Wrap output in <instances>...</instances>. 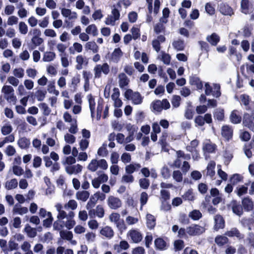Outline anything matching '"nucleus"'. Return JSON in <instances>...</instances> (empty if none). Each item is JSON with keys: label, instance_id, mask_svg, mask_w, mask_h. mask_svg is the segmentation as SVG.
<instances>
[{"label": "nucleus", "instance_id": "nucleus-37", "mask_svg": "<svg viewBox=\"0 0 254 254\" xmlns=\"http://www.w3.org/2000/svg\"><path fill=\"white\" fill-rule=\"evenodd\" d=\"M228 238L224 236L218 235L215 239V242L219 246H222L228 243Z\"/></svg>", "mask_w": 254, "mask_h": 254}, {"label": "nucleus", "instance_id": "nucleus-41", "mask_svg": "<svg viewBox=\"0 0 254 254\" xmlns=\"http://www.w3.org/2000/svg\"><path fill=\"white\" fill-rule=\"evenodd\" d=\"M123 56V53L120 48H116L114 50L112 54V60L114 62H118L121 57Z\"/></svg>", "mask_w": 254, "mask_h": 254}, {"label": "nucleus", "instance_id": "nucleus-12", "mask_svg": "<svg viewBox=\"0 0 254 254\" xmlns=\"http://www.w3.org/2000/svg\"><path fill=\"white\" fill-rule=\"evenodd\" d=\"M243 125L253 131H254V112L252 115L249 114L244 115Z\"/></svg>", "mask_w": 254, "mask_h": 254}, {"label": "nucleus", "instance_id": "nucleus-21", "mask_svg": "<svg viewBox=\"0 0 254 254\" xmlns=\"http://www.w3.org/2000/svg\"><path fill=\"white\" fill-rule=\"evenodd\" d=\"M127 129L129 131V133L127 137H125V143H127L133 140L134 137V133L136 131L135 127L131 125H128L127 127Z\"/></svg>", "mask_w": 254, "mask_h": 254}, {"label": "nucleus", "instance_id": "nucleus-16", "mask_svg": "<svg viewBox=\"0 0 254 254\" xmlns=\"http://www.w3.org/2000/svg\"><path fill=\"white\" fill-rule=\"evenodd\" d=\"M100 234L106 239H111L114 236V232L111 227L106 226L101 229Z\"/></svg>", "mask_w": 254, "mask_h": 254}, {"label": "nucleus", "instance_id": "nucleus-51", "mask_svg": "<svg viewBox=\"0 0 254 254\" xmlns=\"http://www.w3.org/2000/svg\"><path fill=\"white\" fill-rule=\"evenodd\" d=\"M19 4L20 5V7L19 8L17 12L18 16L21 18L27 17L28 14V11L25 8L23 7V4L22 2H20Z\"/></svg>", "mask_w": 254, "mask_h": 254}, {"label": "nucleus", "instance_id": "nucleus-64", "mask_svg": "<svg viewBox=\"0 0 254 254\" xmlns=\"http://www.w3.org/2000/svg\"><path fill=\"white\" fill-rule=\"evenodd\" d=\"M12 172L17 176H20L24 174L23 169L20 166L14 165L12 167Z\"/></svg>", "mask_w": 254, "mask_h": 254}, {"label": "nucleus", "instance_id": "nucleus-23", "mask_svg": "<svg viewBox=\"0 0 254 254\" xmlns=\"http://www.w3.org/2000/svg\"><path fill=\"white\" fill-rule=\"evenodd\" d=\"M82 50V45L78 42H74L73 45L69 48L68 49L69 53L72 55H74L76 53H81Z\"/></svg>", "mask_w": 254, "mask_h": 254}, {"label": "nucleus", "instance_id": "nucleus-61", "mask_svg": "<svg viewBox=\"0 0 254 254\" xmlns=\"http://www.w3.org/2000/svg\"><path fill=\"white\" fill-rule=\"evenodd\" d=\"M64 140L67 143L73 144L75 142L76 138L73 135L67 133L64 135Z\"/></svg>", "mask_w": 254, "mask_h": 254}, {"label": "nucleus", "instance_id": "nucleus-11", "mask_svg": "<svg viewBox=\"0 0 254 254\" xmlns=\"http://www.w3.org/2000/svg\"><path fill=\"white\" fill-rule=\"evenodd\" d=\"M107 203L108 206L112 209H117L122 205L121 199L112 195L109 196L108 198Z\"/></svg>", "mask_w": 254, "mask_h": 254}, {"label": "nucleus", "instance_id": "nucleus-17", "mask_svg": "<svg viewBox=\"0 0 254 254\" xmlns=\"http://www.w3.org/2000/svg\"><path fill=\"white\" fill-rule=\"evenodd\" d=\"M214 229L216 231H218L220 229H223L225 227V221L223 217L219 214L216 215L214 217Z\"/></svg>", "mask_w": 254, "mask_h": 254}, {"label": "nucleus", "instance_id": "nucleus-19", "mask_svg": "<svg viewBox=\"0 0 254 254\" xmlns=\"http://www.w3.org/2000/svg\"><path fill=\"white\" fill-rule=\"evenodd\" d=\"M61 13L64 17L68 18L69 20H75L77 17L76 12L72 11L70 9L66 8H61Z\"/></svg>", "mask_w": 254, "mask_h": 254}, {"label": "nucleus", "instance_id": "nucleus-38", "mask_svg": "<svg viewBox=\"0 0 254 254\" xmlns=\"http://www.w3.org/2000/svg\"><path fill=\"white\" fill-rule=\"evenodd\" d=\"M77 202L75 200L70 199L67 203L64 204V208L67 210H74L77 208Z\"/></svg>", "mask_w": 254, "mask_h": 254}, {"label": "nucleus", "instance_id": "nucleus-22", "mask_svg": "<svg viewBox=\"0 0 254 254\" xmlns=\"http://www.w3.org/2000/svg\"><path fill=\"white\" fill-rule=\"evenodd\" d=\"M220 12L225 15H231L233 14V9L228 5L221 3L219 5Z\"/></svg>", "mask_w": 254, "mask_h": 254}, {"label": "nucleus", "instance_id": "nucleus-14", "mask_svg": "<svg viewBox=\"0 0 254 254\" xmlns=\"http://www.w3.org/2000/svg\"><path fill=\"white\" fill-rule=\"evenodd\" d=\"M233 129L228 125H225L222 127L221 135L227 141L231 139L233 137Z\"/></svg>", "mask_w": 254, "mask_h": 254}, {"label": "nucleus", "instance_id": "nucleus-24", "mask_svg": "<svg viewBox=\"0 0 254 254\" xmlns=\"http://www.w3.org/2000/svg\"><path fill=\"white\" fill-rule=\"evenodd\" d=\"M230 119L232 123L235 124L240 123L242 120L239 112L237 110H234L232 112Z\"/></svg>", "mask_w": 254, "mask_h": 254}, {"label": "nucleus", "instance_id": "nucleus-62", "mask_svg": "<svg viewBox=\"0 0 254 254\" xmlns=\"http://www.w3.org/2000/svg\"><path fill=\"white\" fill-rule=\"evenodd\" d=\"M233 212L238 216H241L243 213V209L240 205L234 202L232 206Z\"/></svg>", "mask_w": 254, "mask_h": 254}, {"label": "nucleus", "instance_id": "nucleus-43", "mask_svg": "<svg viewBox=\"0 0 254 254\" xmlns=\"http://www.w3.org/2000/svg\"><path fill=\"white\" fill-rule=\"evenodd\" d=\"M47 90L49 93L53 94L56 96H58L59 95V91L56 89L55 82L54 81H49L47 86Z\"/></svg>", "mask_w": 254, "mask_h": 254}, {"label": "nucleus", "instance_id": "nucleus-25", "mask_svg": "<svg viewBox=\"0 0 254 254\" xmlns=\"http://www.w3.org/2000/svg\"><path fill=\"white\" fill-rule=\"evenodd\" d=\"M146 225L149 229H153L156 225V219L155 217L150 214H147L146 215Z\"/></svg>", "mask_w": 254, "mask_h": 254}, {"label": "nucleus", "instance_id": "nucleus-10", "mask_svg": "<svg viewBox=\"0 0 254 254\" xmlns=\"http://www.w3.org/2000/svg\"><path fill=\"white\" fill-rule=\"evenodd\" d=\"M204 231L205 229L203 227L195 224L191 225L186 228L187 233L190 236L200 235Z\"/></svg>", "mask_w": 254, "mask_h": 254}, {"label": "nucleus", "instance_id": "nucleus-27", "mask_svg": "<svg viewBox=\"0 0 254 254\" xmlns=\"http://www.w3.org/2000/svg\"><path fill=\"white\" fill-rule=\"evenodd\" d=\"M90 193L86 190L78 191L75 195L76 198L82 201H85L88 198Z\"/></svg>", "mask_w": 254, "mask_h": 254}, {"label": "nucleus", "instance_id": "nucleus-34", "mask_svg": "<svg viewBox=\"0 0 254 254\" xmlns=\"http://www.w3.org/2000/svg\"><path fill=\"white\" fill-rule=\"evenodd\" d=\"M59 231L60 237L63 239L68 241L71 240L73 238V234L72 232L63 229Z\"/></svg>", "mask_w": 254, "mask_h": 254}, {"label": "nucleus", "instance_id": "nucleus-63", "mask_svg": "<svg viewBox=\"0 0 254 254\" xmlns=\"http://www.w3.org/2000/svg\"><path fill=\"white\" fill-rule=\"evenodd\" d=\"M241 10L242 12L245 14L249 13V3L248 0H242L241 1Z\"/></svg>", "mask_w": 254, "mask_h": 254}, {"label": "nucleus", "instance_id": "nucleus-42", "mask_svg": "<svg viewBox=\"0 0 254 254\" xmlns=\"http://www.w3.org/2000/svg\"><path fill=\"white\" fill-rule=\"evenodd\" d=\"M188 105L185 110V117L187 119L191 120L193 118L194 112L191 103H189Z\"/></svg>", "mask_w": 254, "mask_h": 254}, {"label": "nucleus", "instance_id": "nucleus-31", "mask_svg": "<svg viewBox=\"0 0 254 254\" xmlns=\"http://www.w3.org/2000/svg\"><path fill=\"white\" fill-rule=\"evenodd\" d=\"M28 211V209L26 207H22L20 205H15L13 208V212L14 214L23 215L26 214Z\"/></svg>", "mask_w": 254, "mask_h": 254}, {"label": "nucleus", "instance_id": "nucleus-28", "mask_svg": "<svg viewBox=\"0 0 254 254\" xmlns=\"http://www.w3.org/2000/svg\"><path fill=\"white\" fill-rule=\"evenodd\" d=\"M140 168V165L138 163L130 164L126 167L125 170L127 174H131L134 171L138 170Z\"/></svg>", "mask_w": 254, "mask_h": 254}, {"label": "nucleus", "instance_id": "nucleus-56", "mask_svg": "<svg viewBox=\"0 0 254 254\" xmlns=\"http://www.w3.org/2000/svg\"><path fill=\"white\" fill-rule=\"evenodd\" d=\"M12 73L14 76L18 78H22L24 76V70L21 67L14 69Z\"/></svg>", "mask_w": 254, "mask_h": 254}, {"label": "nucleus", "instance_id": "nucleus-35", "mask_svg": "<svg viewBox=\"0 0 254 254\" xmlns=\"http://www.w3.org/2000/svg\"><path fill=\"white\" fill-rule=\"evenodd\" d=\"M18 185V182L16 179H12L7 181L4 185L6 189L10 190L15 189Z\"/></svg>", "mask_w": 254, "mask_h": 254}, {"label": "nucleus", "instance_id": "nucleus-57", "mask_svg": "<svg viewBox=\"0 0 254 254\" xmlns=\"http://www.w3.org/2000/svg\"><path fill=\"white\" fill-rule=\"evenodd\" d=\"M243 177L238 174L233 175L230 178V181L231 184L235 185L238 183L241 182L243 180Z\"/></svg>", "mask_w": 254, "mask_h": 254}, {"label": "nucleus", "instance_id": "nucleus-45", "mask_svg": "<svg viewBox=\"0 0 254 254\" xmlns=\"http://www.w3.org/2000/svg\"><path fill=\"white\" fill-rule=\"evenodd\" d=\"M155 245L156 248L160 250H164L166 248V243L161 238H158L155 240Z\"/></svg>", "mask_w": 254, "mask_h": 254}, {"label": "nucleus", "instance_id": "nucleus-47", "mask_svg": "<svg viewBox=\"0 0 254 254\" xmlns=\"http://www.w3.org/2000/svg\"><path fill=\"white\" fill-rule=\"evenodd\" d=\"M182 197L185 200L189 201H193L195 199L194 194L192 189H189L186 191Z\"/></svg>", "mask_w": 254, "mask_h": 254}, {"label": "nucleus", "instance_id": "nucleus-52", "mask_svg": "<svg viewBox=\"0 0 254 254\" xmlns=\"http://www.w3.org/2000/svg\"><path fill=\"white\" fill-rule=\"evenodd\" d=\"M172 177L178 183H181L183 181V174L179 170L174 171L172 174Z\"/></svg>", "mask_w": 254, "mask_h": 254}, {"label": "nucleus", "instance_id": "nucleus-48", "mask_svg": "<svg viewBox=\"0 0 254 254\" xmlns=\"http://www.w3.org/2000/svg\"><path fill=\"white\" fill-rule=\"evenodd\" d=\"M125 221L127 225L130 226L137 224L139 221V219L137 217L128 215L126 217Z\"/></svg>", "mask_w": 254, "mask_h": 254}, {"label": "nucleus", "instance_id": "nucleus-13", "mask_svg": "<svg viewBox=\"0 0 254 254\" xmlns=\"http://www.w3.org/2000/svg\"><path fill=\"white\" fill-rule=\"evenodd\" d=\"M120 93L117 88L113 89V93L111 95L112 100L113 101V105L115 108H120L123 105V102L120 98Z\"/></svg>", "mask_w": 254, "mask_h": 254}, {"label": "nucleus", "instance_id": "nucleus-5", "mask_svg": "<svg viewBox=\"0 0 254 254\" xmlns=\"http://www.w3.org/2000/svg\"><path fill=\"white\" fill-rule=\"evenodd\" d=\"M125 96L127 99L131 100L132 103L134 105H139L142 102L143 97L140 93L137 92H133L130 89L127 90L126 91Z\"/></svg>", "mask_w": 254, "mask_h": 254}, {"label": "nucleus", "instance_id": "nucleus-54", "mask_svg": "<svg viewBox=\"0 0 254 254\" xmlns=\"http://www.w3.org/2000/svg\"><path fill=\"white\" fill-rule=\"evenodd\" d=\"M189 216L193 220H197L202 217V214L199 210H193L190 212Z\"/></svg>", "mask_w": 254, "mask_h": 254}, {"label": "nucleus", "instance_id": "nucleus-33", "mask_svg": "<svg viewBox=\"0 0 254 254\" xmlns=\"http://www.w3.org/2000/svg\"><path fill=\"white\" fill-rule=\"evenodd\" d=\"M17 144L21 149H27L30 144V141L27 138L23 137L18 139Z\"/></svg>", "mask_w": 254, "mask_h": 254}, {"label": "nucleus", "instance_id": "nucleus-46", "mask_svg": "<svg viewBox=\"0 0 254 254\" xmlns=\"http://www.w3.org/2000/svg\"><path fill=\"white\" fill-rule=\"evenodd\" d=\"M24 231L26 232L28 237L30 238H34L37 235L36 230L35 228L31 227L29 225H26Z\"/></svg>", "mask_w": 254, "mask_h": 254}, {"label": "nucleus", "instance_id": "nucleus-3", "mask_svg": "<svg viewBox=\"0 0 254 254\" xmlns=\"http://www.w3.org/2000/svg\"><path fill=\"white\" fill-rule=\"evenodd\" d=\"M110 221L114 223L117 228L120 231H124L127 229V227L123 219L121 218V215L117 212H113L109 216Z\"/></svg>", "mask_w": 254, "mask_h": 254}, {"label": "nucleus", "instance_id": "nucleus-4", "mask_svg": "<svg viewBox=\"0 0 254 254\" xmlns=\"http://www.w3.org/2000/svg\"><path fill=\"white\" fill-rule=\"evenodd\" d=\"M63 119L65 122L70 123V127L68 129L69 132L72 134L76 133L78 130L76 119L72 118L68 112L64 113Z\"/></svg>", "mask_w": 254, "mask_h": 254}, {"label": "nucleus", "instance_id": "nucleus-44", "mask_svg": "<svg viewBox=\"0 0 254 254\" xmlns=\"http://www.w3.org/2000/svg\"><path fill=\"white\" fill-rule=\"evenodd\" d=\"M215 163L214 161L210 162L207 167V175L209 176L210 177H212L215 175Z\"/></svg>", "mask_w": 254, "mask_h": 254}, {"label": "nucleus", "instance_id": "nucleus-8", "mask_svg": "<svg viewBox=\"0 0 254 254\" xmlns=\"http://www.w3.org/2000/svg\"><path fill=\"white\" fill-rule=\"evenodd\" d=\"M120 17L119 11L116 8L112 9L111 14L106 18L105 23L106 25L114 26L116 21L118 20Z\"/></svg>", "mask_w": 254, "mask_h": 254}, {"label": "nucleus", "instance_id": "nucleus-53", "mask_svg": "<svg viewBox=\"0 0 254 254\" xmlns=\"http://www.w3.org/2000/svg\"><path fill=\"white\" fill-rule=\"evenodd\" d=\"M18 30L22 35H26L28 31V28L26 23L23 21H20L18 24Z\"/></svg>", "mask_w": 254, "mask_h": 254}, {"label": "nucleus", "instance_id": "nucleus-50", "mask_svg": "<svg viewBox=\"0 0 254 254\" xmlns=\"http://www.w3.org/2000/svg\"><path fill=\"white\" fill-rule=\"evenodd\" d=\"M12 129L11 125L9 123H6L1 127V131L3 135H6L10 134Z\"/></svg>", "mask_w": 254, "mask_h": 254}, {"label": "nucleus", "instance_id": "nucleus-39", "mask_svg": "<svg viewBox=\"0 0 254 254\" xmlns=\"http://www.w3.org/2000/svg\"><path fill=\"white\" fill-rule=\"evenodd\" d=\"M242 204L244 209L247 211L252 210L253 208V202L249 198H245L242 201Z\"/></svg>", "mask_w": 254, "mask_h": 254}, {"label": "nucleus", "instance_id": "nucleus-29", "mask_svg": "<svg viewBox=\"0 0 254 254\" xmlns=\"http://www.w3.org/2000/svg\"><path fill=\"white\" fill-rule=\"evenodd\" d=\"M225 234L227 236L230 237H236L239 239L243 238V236L236 228H232L230 230L226 231Z\"/></svg>", "mask_w": 254, "mask_h": 254}, {"label": "nucleus", "instance_id": "nucleus-49", "mask_svg": "<svg viewBox=\"0 0 254 254\" xmlns=\"http://www.w3.org/2000/svg\"><path fill=\"white\" fill-rule=\"evenodd\" d=\"M207 40L212 45H216L219 41V37L216 34L213 33L207 36Z\"/></svg>", "mask_w": 254, "mask_h": 254}, {"label": "nucleus", "instance_id": "nucleus-26", "mask_svg": "<svg viewBox=\"0 0 254 254\" xmlns=\"http://www.w3.org/2000/svg\"><path fill=\"white\" fill-rule=\"evenodd\" d=\"M56 58V54L53 52L47 51L43 54L42 60L44 62H50Z\"/></svg>", "mask_w": 254, "mask_h": 254}, {"label": "nucleus", "instance_id": "nucleus-60", "mask_svg": "<svg viewBox=\"0 0 254 254\" xmlns=\"http://www.w3.org/2000/svg\"><path fill=\"white\" fill-rule=\"evenodd\" d=\"M214 117L219 121H222L224 118V110L217 109L214 113Z\"/></svg>", "mask_w": 254, "mask_h": 254}, {"label": "nucleus", "instance_id": "nucleus-40", "mask_svg": "<svg viewBox=\"0 0 254 254\" xmlns=\"http://www.w3.org/2000/svg\"><path fill=\"white\" fill-rule=\"evenodd\" d=\"M190 83L192 85H195L198 89H201L203 84L201 81L197 77H192L190 80Z\"/></svg>", "mask_w": 254, "mask_h": 254}, {"label": "nucleus", "instance_id": "nucleus-36", "mask_svg": "<svg viewBox=\"0 0 254 254\" xmlns=\"http://www.w3.org/2000/svg\"><path fill=\"white\" fill-rule=\"evenodd\" d=\"M85 48L86 50L92 51L94 53L98 52L99 47L94 41H89L87 42L85 45Z\"/></svg>", "mask_w": 254, "mask_h": 254}, {"label": "nucleus", "instance_id": "nucleus-58", "mask_svg": "<svg viewBox=\"0 0 254 254\" xmlns=\"http://www.w3.org/2000/svg\"><path fill=\"white\" fill-rule=\"evenodd\" d=\"M14 140L15 137L13 134L9 135L0 142V147H2L5 143L13 142Z\"/></svg>", "mask_w": 254, "mask_h": 254}, {"label": "nucleus", "instance_id": "nucleus-32", "mask_svg": "<svg viewBox=\"0 0 254 254\" xmlns=\"http://www.w3.org/2000/svg\"><path fill=\"white\" fill-rule=\"evenodd\" d=\"M118 76L119 79V86L121 88H124L128 84L129 79L125 73H121L119 74Z\"/></svg>", "mask_w": 254, "mask_h": 254}, {"label": "nucleus", "instance_id": "nucleus-6", "mask_svg": "<svg viewBox=\"0 0 254 254\" xmlns=\"http://www.w3.org/2000/svg\"><path fill=\"white\" fill-rule=\"evenodd\" d=\"M151 107L155 112H160L163 109L167 110L170 108L169 102L166 99L162 101L155 100L151 103Z\"/></svg>", "mask_w": 254, "mask_h": 254}, {"label": "nucleus", "instance_id": "nucleus-18", "mask_svg": "<svg viewBox=\"0 0 254 254\" xmlns=\"http://www.w3.org/2000/svg\"><path fill=\"white\" fill-rule=\"evenodd\" d=\"M82 166L79 164L74 165H67L65 167V171L68 174H77L81 172Z\"/></svg>", "mask_w": 254, "mask_h": 254}, {"label": "nucleus", "instance_id": "nucleus-7", "mask_svg": "<svg viewBox=\"0 0 254 254\" xmlns=\"http://www.w3.org/2000/svg\"><path fill=\"white\" fill-rule=\"evenodd\" d=\"M94 73V77L99 78L101 77L102 73L105 74H107L110 71L109 66L107 63H104L103 64L96 65L93 69Z\"/></svg>", "mask_w": 254, "mask_h": 254}, {"label": "nucleus", "instance_id": "nucleus-2", "mask_svg": "<svg viewBox=\"0 0 254 254\" xmlns=\"http://www.w3.org/2000/svg\"><path fill=\"white\" fill-rule=\"evenodd\" d=\"M108 167V163L106 160L101 159L97 160L93 159L89 163L87 169L91 172H95L98 169L107 170Z\"/></svg>", "mask_w": 254, "mask_h": 254}, {"label": "nucleus", "instance_id": "nucleus-30", "mask_svg": "<svg viewBox=\"0 0 254 254\" xmlns=\"http://www.w3.org/2000/svg\"><path fill=\"white\" fill-rule=\"evenodd\" d=\"M85 32L93 36H96L98 33L97 27L94 24L88 25L85 29Z\"/></svg>", "mask_w": 254, "mask_h": 254}, {"label": "nucleus", "instance_id": "nucleus-20", "mask_svg": "<svg viewBox=\"0 0 254 254\" xmlns=\"http://www.w3.org/2000/svg\"><path fill=\"white\" fill-rule=\"evenodd\" d=\"M76 62L77 63L76 68L78 70H80L83 68L84 65L87 64L88 60L82 55H78L76 57Z\"/></svg>", "mask_w": 254, "mask_h": 254}, {"label": "nucleus", "instance_id": "nucleus-1", "mask_svg": "<svg viewBox=\"0 0 254 254\" xmlns=\"http://www.w3.org/2000/svg\"><path fill=\"white\" fill-rule=\"evenodd\" d=\"M75 213L74 212L70 211L68 213V217L66 218V220H56L54 222L53 228L55 230H61L64 227L68 230H70L74 227L76 224V222L74 219Z\"/></svg>", "mask_w": 254, "mask_h": 254}, {"label": "nucleus", "instance_id": "nucleus-59", "mask_svg": "<svg viewBox=\"0 0 254 254\" xmlns=\"http://www.w3.org/2000/svg\"><path fill=\"white\" fill-rule=\"evenodd\" d=\"M163 16L160 19V21L161 23H166L168 22L167 18H168L170 14V10L168 8L166 7L163 9Z\"/></svg>", "mask_w": 254, "mask_h": 254}, {"label": "nucleus", "instance_id": "nucleus-55", "mask_svg": "<svg viewBox=\"0 0 254 254\" xmlns=\"http://www.w3.org/2000/svg\"><path fill=\"white\" fill-rule=\"evenodd\" d=\"M181 98L179 95H173L171 99V103L174 108H178L181 104Z\"/></svg>", "mask_w": 254, "mask_h": 254}, {"label": "nucleus", "instance_id": "nucleus-9", "mask_svg": "<svg viewBox=\"0 0 254 254\" xmlns=\"http://www.w3.org/2000/svg\"><path fill=\"white\" fill-rule=\"evenodd\" d=\"M128 240H130L133 243H137L142 239L141 233L136 229L132 228L129 230L127 234Z\"/></svg>", "mask_w": 254, "mask_h": 254}, {"label": "nucleus", "instance_id": "nucleus-15", "mask_svg": "<svg viewBox=\"0 0 254 254\" xmlns=\"http://www.w3.org/2000/svg\"><path fill=\"white\" fill-rule=\"evenodd\" d=\"M97 202V200L96 197L93 195H91L86 205V208L88 211V213L90 217H93L95 215V210L93 208Z\"/></svg>", "mask_w": 254, "mask_h": 254}]
</instances>
